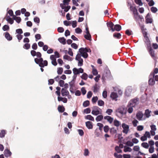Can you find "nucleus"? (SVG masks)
I'll use <instances>...</instances> for the list:
<instances>
[{
  "label": "nucleus",
  "instance_id": "a878e982",
  "mask_svg": "<svg viewBox=\"0 0 158 158\" xmlns=\"http://www.w3.org/2000/svg\"><path fill=\"white\" fill-rule=\"evenodd\" d=\"M58 40L63 44L64 45L66 44L65 40L64 37L60 38H59Z\"/></svg>",
  "mask_w": 158,
  "mask_h": 158
},
{
  "label": "nucleus",
  "instance_id": "864d4df0",
  "mask_svg": "<svg viewBox=\"0 0 158 158\" xmlns=\"http://www.w3.org/2000/svg\"><path fill=\"white\" fill-rule=\"evenodd\" d=\"M139 123L138 121L136 119H134L132 122V124L133 126L135 127H136L137 126V124Z\"/></svg>",
  "mask_w": 158,
  "mask_h": 158
},
{
  "label": "nucleus",
  "instance_id": "58836bf2",
  "mask_svg": "<svg viewBox=\"0 0 158 158\" xmlns=\"http://www.w3.org/2000/svg\"><path fill=\"white\" fill-rule=\"evenodd\" d=\"M9 29V27L7 25H4L2 27V29L4 31L8 30Z\"/></svg>",
  "mask_w": 158,
  "mask_h": 158
},
{
  "label": "nucleus",
  "instance_id": "423d86ee",
  "mask_svg": "<svg viewBox=\"0 0 158 158\" xmlns=\"http://www.w3.org/2000/svg\"><path fill=\"white\" fill-rule=\"evenodd\" d=\"M149 54L152 58L154 60H156L157 59L156 55L155 53L154 50L152 48L147 49Z\"/></svg>",
  "mask_w": 158,
  "mask_h": 158
},
{
  "label": "nucleus",
  "instance_id": "5701e85b",
  "mask_svg": "<svg viewBox=\"0 0 158 158\" xmlns=\"http://www.w3.org/2000/svg\"><path fill=\"white\" fill-rule=\"evenodd\" d=\"M113 37L119 39L121 38V35L119 33H115L113 34Z\"/></svg>",
  "mask_w": 158,
  "mask_h": 158
},
{
  "label": "nucleus",
  "instance_id": "f704fd0d",
  "mask_svg": "<svg viewBox=\"0 0 158 158\" xmlns=\"http://www.w3.org/2000/svg\"><path fill=\"white\" fill-rule=\"evenodd\" d=\"M138 24L140 27L142 32L146 30L147 29L146 28H144V26L143 25H141L140 23H139Z\"/></svg>",
  "mask_w": 158,
  "mask_h": 158
},
{
  "label": "nucleus",
  "instance_id": "cd10ccee",
  "mask_svg": "<svg viewBox=\"0 0 158 158\" xmlns=\"http://www.w3.org/2000/svg\"><path fill=\"white\" fill-rule=\"evenodd\" d=\"M114 124L115 126L118 127L120 125V122L117 119H115L114 121Z\"/></svg>",
  "mask_w": 158,
  "mask_h": 158
},
{
  "label": "nucleus",
  "instance_id": "4c0bfd02",
  "mask_svg": "<svg viewBox=\"0 0 158 158\" xmlns=\"http://www.w3.org/2000/svg\"><path fill=\"white\" fill-rule=\"evenodd\" d=\"M118 112L121 114L123 115L125 114V112H124V109H121L120 108L118 109Z\"/></svg>",
  "mask_w": 158,
  "mask_h": 158
},
{
  "label": "nucleus",
  "instance_id": "4be33fe9",
  "mask_svg": "<svg viewBox=\"0 0 158 158\" xmlns=\"http://www.w3.org/2000/svg\"><path fill=\"white\" fill-rule=\"evenodd\" d=\"M151 111L148 109H147L145 110L144 115L147 118H149L150 116Z\"/></svg>",
  "mask_w": 158,
  "mask_h": 158
},
{
  "label": "nucleus",
  "instance_id": "a18cd8bd",
  "mask_svg": "<svg viewBox=\"0 0 158 158\" xmlns=\"http://www.w3.org/2000/svg\"><path fill=\"white\" fill-rule=\"evenodd\" d=\"M73 73L74 74V75H77V74H79L78 70L76 68H74L73 69Z\"/></svg>",
  "mask_w": 158,
  "mask_h": 158
},
{
  "label": "nucleus",
  "instance_id": "8fccbe9b",
  "mask_svg": "<svg viewBox=\"0 0 158 158\" xmlns=\"http://www.w3.org/2000/svg\"><path fill=\"white\" fill-rule=\"evenodd\" d=\"M91 112L90 109L89 108H87L84 110L83 112L85 113L89 114Z\"/></svg>",
  "mask_w": 158,
  "mask_h": 158
},
{
  "label": "nucleus",
  "instance_id": "680f3d73",
  "mask_svg": "<svg viewBox=\"0 0 158 158\" xmlns=\"http://www.w3.org/2000/svg\"><path fill=\"white\" fill-rule=\"evenodd\" d=\"M34 21L35 23L38 24H39L40 22V19L38 17H35L34 18Z\"/></svg>",
  "mask_w": 158,
  "mask_h": 158
},
{
  "label": "nucleus",
  "instance_id": "f8f14e48",
  "mask_svg": "<svg viewBox=\"0 0 158 158\" xmlns=\"http://www.w3.org/2000/svg\"><path fill=\"white\" fill-rule=\"evenodd\" d=\"M143 114L141 111H139L136 114V117L139 121L141 120L143 117Z\"/></svg>",
  "mask_w": 158,
  "mask_h": 158
},
{
  "label": "nucleus",
  "instance_id": "c9c22d12",
  "mask_svg": "<svg viewBox=\"0 0 158 158\" xmlns=\"http://www.w3.org/2000/svg\"><path fill=\"white\" fill-rule=\"evenodd\" d=\"M110 132L111 134H114L117 132V130L114 127H112L110 129Z\"/></svg>",
  "mask_w": 158,
  "mask_h": 158
},
{
  "label": "nucleus",
  "instance_id": "b1692460",
  "mask_svg": "<svg viewBox=\"0 0 158 158\" xmlns=\"http://www.w3.org/2000/svg\"><path fill=\"white\" fill-rule=\"evenodd\" d=\"M85 119H88L92 121H94V117L90 115H88L87 116H85Z\"/></svg>",
  "mask_w": 158,
  "mask_h": 158
},
{
  "label": "nucleus",
  "instance_id": "ddd939ff",
  "mask_svg": "<svg viewBox=\"0 0 158 158\" xmlns=\"http://www.w3.org/2000/svg\"><path fill=\"white\" fill-rule=\"evenodd\" d=\"M104 118L105 120H106L110 124L113 121L114 119L109 116H104Z\"/></svg>",
  "mask_w": 158,
  "mask_h": 158
},
{
  "label": "nucleus",
  "instance_id": "f03ea898",
  "mask_svg": "<svg viewBox=\"0 0 158 158\" xmlns=\"http://www.w3.org/2000/svg\"><path fill=\"white\" fill-rule=\"evenodd\" d=\"M79 52L80 53V55L84 58H87L88 56L87 52H90V49L88 48H81L79 49Z\"/></svg>",
  "mask_w": 158,
  "mask_h": 158
},
{
  "label": "nucleus",
  "instance_id": "2eb2a0df",
  "mask_svg": "<svg viewBox=\"0 0 158 158\" xmlns=\"http://www.w3.org/2000/svg\"><path fill=\"white\" fill-rule=\"evenodd\" d=\"M107 26L110 28V30H111L113 32L114 31V28H113L114 24L112 22H110L107 23Z\"/></svg>",
  "mask_w": 158,
  "mask_h": 158
},
{
  "label": "nucleus",
  "instance_id": "338daca9",
  "mask_svg": "<svg viewBox=\"0 0 158 158\" xmlns=\"http://www.w3.org/2000/svg\"><path fill=\"white\" fill-rule=\"evenodd\" d=\"M144 135L147 138L148 137L149 138L151 137L150 134L149 132L147 131L145 132Z\"/></svg>",
  "mask_w": 158,
  "mask_h": 158
},
{
  "label": "nucleus",
  "instance_id": "e433bc0d",
  "mask_svg": "<svg viewBox=\"0 0 158 158\" xmlns=\"http://www.w3.org/2000/svg\"><path fill=\"white\" fill-rule=\"evenodd\" d=\"M84 37L87 40H91V37L90 34L85 35Z\"/></svg>",
  "mask_w": 158,
  "mask_h": 158
},
{
  "label": "nucleus",
  "instance_id": "a211bd4d",
  "mask_svg": "<svg viewBox=\"0 0 158 158\" xmlns=\"http://www.w3.org/2000/svg\"><path fill=\"white\" fill-rule=\"evenodd\" d=\"M102 110L101 109L97 111H92L91 113L94 115H97L99 114H102Z\"/></svg>",
  "mask_w": 158,
  "mask_h": 158
},
{
  "label": "nucleus",
  "instance_id": "0eeeda50",
  "mask_svg": "<svg viewBox=\"0 0 158 158\" xmlns=\"http://www.w3.org/2000/svg\"><path fill=\"white\" fill-rule=\"evenodd\" d=\"M122 126L123 129V130L122 131L124 133H125L126 134H127L129 131V126L128 125L125 123H123L122 125Z\"/></svg>",
  "mask_w": 158,
  "mask_h": 158
},
{
  "label": "nucleus",
  "instance_id": "39448f33",
  "mask_svg": "<svg viewBox=\"0 0 158 158\" xmlns=\"http://www.w3.org/2000/svg\"><path fill=\"white\" fill-rule=\"evenodd\" d=\"M75 59L78 61V65L79 66H81L83 65V60L82 58L81 57V56L78 53L77 54Z\"/></svg>",
  "mask_w": 158,
  "mask_h": 158
},
{
  "label": "nucleus",
  "instance_id": "5fc2aeb1",
  "mask_svg": "<svg viewBox=\"0 0 158 158\" xmlns=\"http://www.w3.org/2000/svg\"><path fill=\"white\" fill-rule=\"evenodd\" d=\"M64 82L63 80H61L59 81V85L60 87H63L64 85Z\"/></svg>",
  "mask_w": 158,
  "mask_h": 158
},
{
  "label": "nucleus",
  "instance_id": "052dcab7",
  "mask_svg": "<svg viewBox=\"0 0 158 158\" xmlns=\"http://www.w3.org/2000/svg\"><path fill=\"white\" fill-rule=\"evenodd\" d=\"M98 98L97 97H93L92 99V101L93 103H95L98 100Z\"/></svg>",
  "mask_w": 158,
  "mask_h": 158
},
{
  "label": "nucleus",
  "instance_id": "6ab92c4d",
  "mask_svg": "<svg viewBox=\"0 0 158 158\" xmlns=\"http://www.w3.org/2000/svg\"><path fill=\"white\" fill-rule=\"evenodd\" d=\"M121 26L119 24H116L114 25V31H119L121 29Z\"/></svg>",
  "mask_w": 158,
  "mask_h": 158
},
{
  "label": "nucleus",
  "instance_id": "20e7f679",
  "mask_svg": "<svg viewBox=\"0 0 158 158\" xmlns=\"http://www.w3.org/2000/svg\"><path fill=\"white\" fill-rule=\"evenodd\" d=\"M154 74L153 73H151L150 74L148 81V84L149 85H153L155 84V81L154 79Z\"/></svg>",
  "mask_w": 158,
  "mask_h": 158
},
{
  "label": "nucleus",
  "instance_id": "4468645a",
  "mask_svg": "<svg viewBox=\"0 0 158 158\" xmlns=\"http://www.w3.org/2000/svg\"><path fill=\"white\" fill-rule=\"evenodd\" d=\"M130 9L131 10H132L133 12V16L135 15H136L138 14H139L137 11V10L136 9V7L133 6H130Z\"/></svg>",
  "mask_w": 158,
  "mask_h": 158
},
{
  "label": "nucleus",
  "instance_id": "13d9d810",
  "mask_svg": "<svg viewBox=\"0 0 158 158\" xmlns=\"http://www.w3.org/2000/svg\"><path fill=\"white\" fill-rule=\"evenodd\" d=\"M126 144L127 145L131 147L133 145V143L132 142H131L130 141H127Z\"/></svg>",
  "mask_w": 158,
  "mask_h": 158
},
{
  "label": "nucleus",
  "instance_id": "c85d7f7f",
  "mask_svg": "<svg viewBox=\"0 0 158 158\" xmlns=\"http://www.w3.org/2000/svg\"><path fill=\"white\" fill-rule=\"evenodd\" d=\"M56 89L57 90L55 92L56 94L58 95V96H60V88L58 86L56 87Z\"/></svg>",
  "mask_w": 158,
  "mask_h": 158
},
{
  "label": "nucleus",
  "instance_id": "393cba45",
  "mask_svg": "<svg viewBox=\"0 0 158 158\" xmlns=\"http://www.w3.org/2000/svg\"><path fill=\"white\" fill-rule=\"evenodd\" d=\"M110 97L113 99H115L118 97V95L116 93L113 92L110 95Z\"/></svg>",
  "mask_w": 158,
  "mask_h": 158
},
{
  "label": "nucleus",
  "instance_id": "c03bdc74",
  "mask_svg": "<svg viewBox=\"0 0 158 158\" xmlns=\"http://www.w3.org/2000/svg\"><path fill=\"white\" fill-rule=\"evenodd\" d=\"M113 110L110 109H108L106 110V113L109 115H110L113 112Z\"/></svg>",
  "mask_w": 158,
  "mask_h": 158
},
{
  "label": "nucleus",
  "instance_id": "603ef678",
  "mask_svg": "<svg viewBox=\"0 0 158 158\" xmlns=\"http://www.w3.org/2000/svg\"><path fill=\"white\" fill-rule=\"evenodd\" d=\"M154 147L153 146H150L149 149V152L150 153H152L154 152Z\"/></svg>",
  "mask_w": 158,
  "mask_h": 158
},
{
  "label": "nucleus",
  "instance_id": "49530a36",
  "mask_svg": "<svg viewBox=\"0 0 158 158\" xmlns=\"http://www.w3.org/2000/svg\"><path fill=\"white\" fill-rule=\"evenodd\" d=\"M135 2L137 4L139 5V6H141L143 5V3L142 2L141 0H135Z\"/></svg>",
  "mask_w": 158,
  "mask_h": 158
},
{
  "label": "nucleus",
  "instance_id": "6e6552de",
  "mask_svg": "<svg viewBox=\"0 0 158 158\" xmlns=\"http://www.w3.org/2000/svg\"><path fill=\"white\" fill-rule=\"evenodd\" d=\"M61 94L62 96H67L69 94L68 90L65 88H62L61 90Z\"/></svg>",
  "mask_w": 158,
  "mask_h": 158
},
{
  "label": "nucleus",
  "instance_id": "ea45409f",
  "mask_svg": "<svg viewBox=\"0 0 158 158\" xmlns=\"http://www.w3.org/2000/svg\"><path fill=\"white\" fill-rule=\"evenodd\" d=\"M63 72V69L61 67L59 68H58L57 73L59 74H61Z\"/></svg>",
  "mask_w": 158,
  "mask_h": 158
},
{
  "label": "nucleus",
  "instance_id": "2f4dec72",
  "mask_svg": "<svg viewBox=\"0 0 158 158\" xmlns=\"http://www.w3.org/2000/svg\"><path fill=\"white\" fill-rule=\"evenodd\" d=\"M6 131L5 130H2L0 132V137L3 138L5 136Z\"/></svg>",
  "mask_w": 158,
  "mask_h": 158
},
{
  "label": "nucleus",
  "instance_id": "09e8293b",
  "mask_svg": "<svg viewBox=\"0 0 158 158\" xmlns=\"http://www.w3.org/2000/svg\"><path fill=\"white\" fill-rule=\"evenodd\" d=\"M136 106V105L135 103H134L132 101H130L129 103V104L128 105V106H131L132 107H135Z\"/></svg>",
  "mask_w": 158,
  "mask_h": 158
},
{
  "label": "nucleus",
  "instance_id": "de8ad7c7",
  "mask_svg": "<svg viewBox=\"0 0 158 158\" xmlns=\"http://www.w3.org/2000/svg\"><path fill=\"white\" fill-rule=\"evenodd\" d=\"M103 129L105 132L107 133L109 129V127L108 126L106 125L104 127Z\"/></svg>",
  "mask_w": 158,
  "mask_h": 158
},
{
  "label": "nucleus",
  "instance_id": "7c9ffc66",
  "mask_svg": "<svg viewBox=\"0 0 158 158\" xmlns=\"http://www.w3.org/2000/svg\"><path fill=\"white\" fill-rule=\"evenodd\" d=\"M63 58L69 61H71L72 58L67 55H65L63 56Z\"/></svg>",
  "mask_w": 158,
  "mask_h": 158
},
{
  "label": "nucleus",
  "instance_id": "9d476101",
  "mask_svg": "<svg viewBox=\"0 0 158 158\" xmlns=\"http://www.w3.org/2000/svg\"><path fill=\"white\" fill-rule=\"evenodd\" d=\"M147 39H145L144 42L147 45V49H150V48H152L151 47L150 41V40L149 38H148L147 37Z\"/></svg>",
  "mask_w": 158,
  "mask_h": 158
},
{
  "label": "nucleus",
  "instance_id": "6e6d98bb",
  "mask_svg": "<svg viewBox=\"0 0 158 158\" xmlns=\"http://www.w3.org/2000/svg\"><path fill=\"white\" fill-rule=\"evenodd\" d=\"M16 36L17 37L18 39V40L19 41V42H20V40H21L22 39L23 37V35H21V34L17 35Z\"/></svg>",
  "mask_w": 158,
  "mask_h": 158
},
{
  "label": "nucleus",
  "instance_id": "4d7b16f0",
  "mask_svg": "<svg viewBox=\"0 0 158 158\" xmlns=\"http://www.w3.org/2000/svg\"><path fill=\"white\" fill-rule=\"evenodd\" d=\"M151 11L154 13H155L157 11V8L155 7H152L151 8Z\"/></svg>",
  "mask_w": 158,
  "mask_h": 158
},
{
  "label": "nucleus",
  "instance_id": "bf43d9fd",
  "mask_svg": "<svg viewBox=\"0 0 158 158\" xmlns=\"http://www.w3.org/2000/svg\"><path fill=\"white\" fill-rule=\"evenodd\" d=\"M14 20H15L17 23H19L21 21V19L20 17H16L14 19Z\"/></svg>",
  "mask_w": 158,
  "mask_h": 158
},
{
  "label": "nucleus",
  "instance_id": "79ce46f5",
  "mask_svg": "<svg viewBox=\"0 0 158 158\" xmlns=\"http://www.w3.org/2000/svg\"><path fill=\"white\" fill-rule=\"evenodd\" d=\"M30 47V45L28 43H26L23 46V48L26 49H29Z\"/></svg>",
  "mask_w": 158,
  "mask_h": 158
},
{
  "label": "nucleus",
  "instance_id": "f3484780",
  "mask_svg": "<svg viewBox=\"0 0 158 158\" xmlns=\"http://www.w3.org/2000/svg\"><path fill=\"white\" fill-rule=\"evenodd\" d=\"M86 127L89 129H91L93 128V126L92 123L90 121H87L85 123Z\"/></svg>",
  "mask_w": 158,
  "mask_h": 158
},
{
  "label": "nucleus",
  "instance_id": "3c124183",
  "mask_svg": "<svg viewBox=\"0 0 158 158\" xmlns=\"http://www.w3.org/2000/svg\"><path fill=\"white\" fill-rule=\"evenodd\" d=\"M131 148L129 147H124V151L125 152H131Z\"/></svg>",
  "mask_w": 158,
  "mask_h": 158
},
{
  "label": "nucleus",
  "instance_id": "37998d69",
  "mask_svg": "<svg viewBox=\"0 0 158 158\" xmlns=\"http://www.w3.org/2000/svg\"><path fill=\"white\" fill-rule=\"evenodd\" d=\"M98 105L100 106H103L104 105V102L102 100H99L98 101Z\"/></svg>",
  "mask_w": 158,
  "mask_h": 158
},
{
  "label": "nucleus",
  "instance_id": "bb28decb",
  "mask_svg": "<svg viewBox=\"0 0 158 158\" xmlns=\"http://www.w3.org/2000/svg\"><path fill=\"white\" fill-rule=\"evenodd\" d=\"M103 116L102 115H100L98 116L96 118V120L97 122L101 121L103 118Z\"/></svg>",
  "mask_w": 158,
  "mask_h": 158
},
{
  "label": "nucleus",
  "instance_id": "dca6fc26",
  "mask_svg": "<svg viewBox=\"0 0 158 158\" xmlns=\"http://www.w3.org/2000/svg\"><path fill=\"white\" fill-rule=\"evenodd\" d=\"M5 36L7 40L10 41L12 40V36L10 35L8 32L5 33Z\"/></svg>",
  "mask_w": 158,
  "mask_h": 158
},
{
  "label": "nucleus",
  "instance_id": "473e14b6",
  "mask_svg": "<svg viewBox=\"0 0 158 158\" xmlns=\"http://www.w3.org/2000/svg\"><path fill=\"white\" fill-rule=\"evenodd\" d=\"M81 77L82 79L86 80L88 78V75L86 73H84L81 76Z\"/></svg>",
  "mask_w": 158,
  "mask_h": 158
},
{
  "label": "nucleus",
  "instance_id": "e2e57ef3",
  "mask_svg": "<svg viewBox=\"0 0 158 158\" xmlns=\"http://www.w3.org/2000/svg\"><path fill=\"white\" fill-rule=\"evenodd\" d=\"M128 108L127 110L128 112L129 113H131L132 112L133 110V107L131 106H128Z\"/></svg>",
  "mask_w": 158,
  "mask_h": 158
},
{
  "label": "nucleus",
  "instance_id": "9b49d317",
  "mask_svg": "<svg viewBox=\"0 0 158 158\" xmlns=\"http://www.w3.org/2000/svg\"><path fill=\"white\" fill-rule=\"evenodd\" d=\"M4 154L6 157H8L11 156L12 153L9 150L6 149L4 151Z\"/></svg>",
  "mask_w": 158,
  "mask_h": 158
},
{
  "label": "nucleus",
  "instance_id": "412c9836",
  "mask_svg": "<svg viewBox=\"0 0 158 158\" xmlns=\"http://www.w3.org/2000/svg\"><path fill=\"white\" fill-rule=\"evenodd\" d=\"M99 87L98 84L96 83L93 87V91L94 93L97 92L99 89Z\"/></svg>",
  "mask_w": 158,
  "mask_h": 158
},
{
  "label": "nucleus",
  "instance_id": "0e129e2a",
  "mask_svg": "<svg viewBox=\"0 0 158 158\" xmlns=\"http://www.w3.org/2000/svg\"><path fill=\"white\" fill-rule=\"evenodd\" d=\"M81 91L83 95H85L86 92V90H85V87H82L81 89Z\"/></svg>",
  "mask_w": 158,
  "mask_h": 158
},
{
  "label": "nucleus",
  "instance_id": "774afa93",
  "mask_svg": "<svg viewBox=\"0 0 158 158\" xmlns=\"http://www.w3.org/2000/svg\"><path fill=\"white\" fill-rule=\"evenodd\" d=\"M64 24L66 26H68L70 25L71 24V23L70 21H68L67 20H65L64 21Z\"/></svg>",
  "mask_w": 158,
  "mask_h": 158
},
{
  "label": "nucleus",
  "instance_id": "f257e3e1",
  "mask_svg": "<svg viewBox=\"0 0 158 158\" xmlns=\"http://www.w3.org/2000/svg\"><path fill=\"white\" fill-rule=\"evenodd\" d=\"M36 55L40 58H35L34 59L35 61L37 64H38L40 67H44L45 66L48 65V61L46 60H43V59L41 57L42 55L40 52H37Z\"/></svg>",
  "mask_w": 158,
  "mask_h": 158
},
{
  "label": "nucleus",
  "instance_id": "aec40b11",
  "mask_svg": "<svg viewBox=\"0 0 158 158\" xmlns=\"http://www.w3.org/2000/svg\"><path fill=\"white\" fill-rule=\"evenodd\" d=\"M58 111L60 113L63 112L65 110V108L63 106L59 105L58 108Z\"/></svg>",
  "mask_w": 158,
  "mask_h": 158
},
{
  "label": "nucleus",
  "instance_id": "c756f323",
  "mask_svg": "<svg viewBox=\"0 0 158 158\" xmlns=\"http://www.w3.org/2000/svg\"><path fill=\"white\" fill-rule=\"evenodd\" d=\"M89 101L88 100H86L84 102L83 104V106L84 107H86L89 106Z\"/></svg>",
  "mask_w": 158,
  "mask_h": 158
},
{
  "label": "nucleus",
  "instance_id": "a19ab883",
  "mask_svg": "<svg viewBox=\"0 0 158 158\" xmlns=\"http://www.w3.org/2000/svg\"><path fill=\"white\" fill-rule=\"evenodd\" d=\"M115 150L118 153H122V150L118 146H116L115 147Z\"/></svg>",
  "mask_w": 158,
  "mask_h": 158
},
{
  "label": "nucleus",
  "instance_id": "1a4fd4ad",
  "mask_svg": "<svg viewBox=\"0 0 158 158\" xmlns=\"http://www.w3.org/2000/svg\"><path fill=\"white\" fill-rule=\"evenodd\" d=\"M145 22L146 23H151L152 22V19L150 17L149 14L148 13L145 17Z\"/></svg>",
  "mask_w": 158,
  "mask_h": 158
},
{
  "label": "nucleus",
  "instance_id": "7ed1b4c3",
  "mask_svg": "<svg viewBox=\"0 0 158 158\" xmlns=\"http://www.w3.org/2000/svg\"><path fill=\"white\" fill-rule=\"evenodd\" d=\"M133 18L135 21L138 24H139V23H140L139 21H140L141 22H143L144 21V19L143 16L142 15H139V14H138L134 15Z\"/></svg>",
  "mask_w": 158,
  "mask_h": 158
},
{
  "label": "nucleus",
  "instance_id": "69168bd1",
  "mask_svg": "<svg viewBox=\"0 0 158 158\" xmlns=\"http://www.w3.org/2000/svg\"><path fill=\"white\" fill-rule=\"evenodd\" d=\"M75 32L77 33H81L82 31V30L79 27L77 28L75 30Z\"/></svg>",
  "mask_w": 158,
  "mask_h": 158
},
{
  "label": "nucleus",
  "instance_id": "72a5a7b5",
  "mask_svg": "<svg viewBox=\"0 0 158 158\" xmlns=\"http://www.w3.org/2000/svg\"><path fill=\"white\" fill-rule=\"evenodd\" d=\"M141 146L143 148H148L149 147V145L146 142L143 143L141 144Z\"/></svg>",
  "mask_w": 158,
  "mask_h": 158
}]
</instances>
